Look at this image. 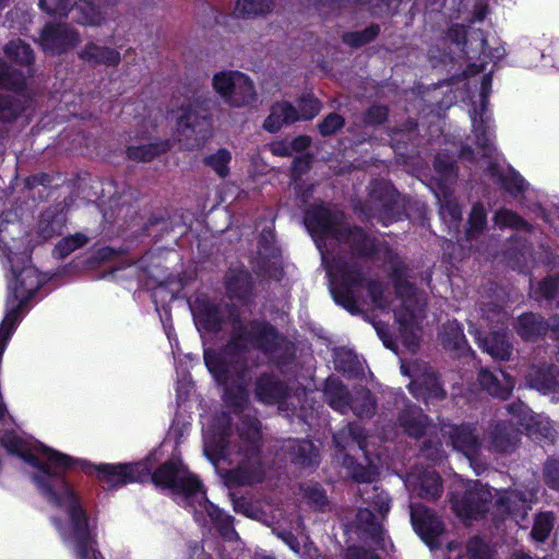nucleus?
<instances>
[{
	"mask_svg": "<svg viewBox=\"0 0 559 559\" xmlns=\"http://www.w3.org/2000/svg\"><path fill=\"white\" fill-rule=\"evenodd\" d=\"M487 225V213L483 204L476 203L473 205L469 217L468 227L466 229V240L472 241L476 239L485 229Z\"/></svg>",
	"mask_w": 559,
	"mask_h": 559,
	"instance_id": "39",
	"label": "nucleus"
},
{
	"mask_svg": "<svg viewBox=\"0 0 559 559\" xmlns=\"http://www.w3.org/2000/svg\"><path fill=\"white\" fill-rule=\"evenodd\" d=\"M0 440L9 453L19 455L37 469L33 481L41 495L49 502L67 510L69 525L60 526L57 521L55 523L63 540L73 547L78 559H104L96 548L87 515L63 478L64 472L71 466V457L43 443L23 439L15 432H5Z\"/></svg>",
	"mask_w": 559,
	"mask_h": 559,
	"instance_id": "4",
	"label": "nucleus"
},
{
	"mask_svg": "<svg viewBox=\"0 0 559 559\" xmlns=\"http://www.w3.org/2000/svg\"><path fill=\"white\" fill-rule=\"evenodd\" d=\"M481 313L491 330L490 336L483 338L478 329L473 324H469V333L475 336L478 346L492 358L508 360L512 353V345L504 331L509 321L508 312L496 304H488L486 308H481Z\"/></svg>",
	"mask_w": 559,
	"mask_h": 559,
	"instance_id": "12",
	"label": "nucleus"
},
{
	"mask_svg": "<svg viewBox=\"0 0 559 559\" xmlns=\"http://www.w3.org/2000/svg\"><path fill=\"white\" fill-rule=\"evenodd\" d=\"M304 224L321 253L334 301L355 313L366 304L391 309L403 344L415 352L420 342L425 299L406 281V267L384 245H377L361 228H350L336 209L318 203L305 213Z\"/></svg>",
	"mask_w": 559,
	"mask_h": 559,
	"instance_id": "2",
	"label": "nucleus"
},
{
	"mask_svg": "<svg viewBox=\"0 0 559 559\" xmlns=\"http://www.w3.org/2000/svg\"><path fill=\"white\" fill-rule=\"evenodd\" d=\"M530 388L544 395H551L554 401H559V368L556 366H533L526 376Z\"/></svg>",
	"mask_w": 559,
	"mask_h": 559,
	"instance_id": "24",
	"label": "nucleus"
},
{
	"mask_svg": "<svg viewBox=\"0 0 559 559\" xmlns=\"http://www.w3.org/2000/svg\"><path fill=\"white\" fill-rule=\"evenodd\" d=\"M299 491L306 503L314 510L323 511L329 504L325 491L318 483H302L299 486Z\"/></svg>",
	"mask_w": 559,
	"mask_h": 559,
	"instance_id": "33",
	"label": "nucleus"
},
{
	"mask_svg": "<svg viewBox=\"0 0 559 559\" xmlns=\"http://www.w3.org/2000/svg\"><path fill=\"white\" fill-rule=\"evenodd\" d=\"M466 29L463 25L455 24L450 27L447 38L443 39L444 45L450 41L452 47L450 52H443L437 56L431 49L429 58L432 67L438 63L447 64L453 62L457 58H466L472 60L479 53V63H469L463 72L466 79L464 86L468 92L472 86L477 94L471 95V109L468 115L472 122V132L474 134L479 158H476L475 152L469 146H464L460 151V158L474 162L479 170H483L498 183H500L506 191L513 198L519 199L522 206L530 212L535 213L542 219L549 222L548 214L542 206L543 194L531 188L530 183L512 167H504L500 163L499 154L493 144L495 131L491 112L488 108V97L491 92L492 79L491 72L477 76L486 70L485 59H490L493 62L501 60L506 55V49L502 46L496 47L487 52V43L484 38L481 31H475L472 38L476 41L475 49L467 47Z\"/></svg>",
	"mask_w": 559,
	"mask_h": 559,
	"instance_id": "3",
	"label": "nucleus"
},
{
	"mask_svg": "<svg viewBox=\"0 0 559 559\" xmlns=\"http://www.w3.org/2000/svg\"><path fill=\"white\" fill-rule=\"evenodd\" d=\"M411 522L421 538L430 548L437 549L441 546L440 536L443 533V525L436 514L421 504H411Z\"/></svg>",
	"mask_w": 559,
	"mask_h": 559,
	"instance_id": "20",
	"label": "nucleus"
},
{
	"mask_svg": "<svg viewBox=\"0 0 559 559\" xmlns=\"http://www.w3.org/2000/svg\"><path fill=\"white\" fill-rule=\"evenodd\" d=\"M80 58L93 64L117 66L120 53L114 48L88 43L79 53Z\"/></svg>",
	"mask_w": 559,
	"mask_h": 559,
	"instance_id": "32",
	"label": "nucleus"
},
{
	"mask_svg": "<svg viewBox=\"0 0 559 559\" xmlns=\"http://www.w3.org/2000/svg\"><path fill=\"white\" fill-rule=\"evenodd\" d=\"M169 147L170 144L168 142L150 144V147H146V145L142 143V163L150 160L155 155L166 152Z\"/></svg>",
	"mask_w": 559,
	"mask_h": 559,
	"instance_id": "57",
	"label": "nucleus"
},
{
	"mask_svg": "<svg viewBox=\"0 0 559 559\" xmlns=\"http://www.w3.org/2000/svg\"><path fill=\"white\" fill-rule=\"evenodd\" d=\"M380 32L378 25H370L364 31L346 33L343 36V41L352 47H359L372 40Z\"/></svg>",
	"mask_w": 559,
	"mask_h": 559,
	"instance_id": "48",
	"label": "nucleus"
},
{
	"mask_svg": "<svg viewBox=\"0 0 559 559\" xmlns=\"http://www.w3.org/2000/svg\"><path fill=\"white\" fill-rule=\"evenodd\" d=\"M514 328L516 333L525 341L535 340L548 332L551 337L559 340V317H554L550 323H546L537 314L525 313L518 318Z\"/></svg>",
	"mask_w": 559,
	"mask_h": 559,
	"instance_id": "23",
	"label": "nucleus"
},
{
	"mask_svg": "<svg viewBox=\"0 0 559 559\" xmlns=\"http://www.w3.org/2000/svg\"><path fill=\"white\" fill-rule=\"evenodd\" d=\"M112 276L116 281H133L138 287L140 286V266L136 263L128 264L127 266L116 267L112 271Z\"/></svg>",
	"mask_w": 559,
	"mask_h": 559,
	"instance_id": "52",
	"label": "nucleus"
},
{
	"mask_svg": "<svg viewBox=\"0 0 559 559\" xmlns=\"http://www.w3.org/2000/svg\"><path fill=\"white\" fill-rule=\"evenodd\" d=\"M67 224V214L61 204L46 209L39 216L37 223V236L43 240H49L60 236Z\"/></svg>",
	"mask_w": 559,
	"mask_h": 559,
	"instance_id": "25",
	"label": "nucleus"
},
{
	"mask_svg": "<svg viewBox=\"0 0 559 559\" xmlns=\"http://www.w3.org/2000/svg\"><path fill=\"white\" fill-rule=\"evenodd\" d=\"M466 551L469 559H493L492 549L478 537L469 539Z\"/></svg>",
	"mask_w": 559,
	"mask_h": 559,
	"instance_id": "50",
	"label": "nucleus"
},
{
	"mask_svg": "<svg viewBox=\"0 0 559 559\" xmlns=\"http://www.w3.org/2000/svg\"><path fill=\"white\" fill-rule=\"evenodd\" d=\"M464 487V495L453 492L451 496L452 509L459 518L477 519L489 511L493 495L488 486L479 481H468Z\"/></svg>",
	"mask_w": 559,
	"mask_h": 559,
	"instance_id": "19",
	"label": "nucleus"
},
{
	"mask_svg": "<svg viewBox=\"0 0 559 559\" xmlns=\"http://www.w3.org/2000/svg\"><path fill=\"white\" fill-rule=\"evenodd\" d=\"M401 372L411 378L408 390L415 399L423 400L427 405L444 399L445 391L436 372L426 362L415 360L407 364L402 360Z\"/></svg>",
	"mask_w": 559,
	"mask_h": 559,
	"instance_id": "17",
	"label": "nucleus"
},
{
	"mask_svg": "<svg viewBox=\"0 0 559 559\" xmlns=\"http://www.w3.org/2000/svg\"><path fill=\"white\" fill-rule=\"evenodd\" d=\"M87 237L84 234L76 233L75 235L62 238L55 247L53 254L63 259L72 253L74 250L83 247L87 242Z\"/></svg>",
	"mask_w": 559,
	"mask_h": 559,
	"instance_id": "43",
	"label": "nucleus"
},
{
	"mask_svg": "<svg viewBox=\"0 0 559 559\" xmlns=\"http://www.w3.org/2000/svg\"><path fill=\"white\" fill-rule=\"evenodd\" d=\"M8 58L21 64L29 66L34 60V53L31 46L21 39L11 40L4 47Z\"/></svg>",
	"mask_w": 559,
	"mask_h": 559,
	"instance_id": "40",
	"label": "nucleus"
},
{
	"mask_svg": "<svg viewBox=\"0 0 559 559\" xmlns=\"http://www.w3.org/2000/svg\"><path fill=\"white\" fill-rule=\"evenodd\" d=\"M554 527V516L549 512L539 513L535 518V522L533 525V530L531 535L535 542L543 543L545 542L552 531Z\"/></svg>",
	"mask_w": 559,
	"mask_h": 559,
	"instance_id": "44",
	"label": "nucleus"
},
{
	"mask_svg": "<svg viewBox=\"0 0 559 559\" xmlns=\"http://www.w3.org/2000/svg\"><path fill=\"white\" fill-rule=\"evenodd\" d=\"M507 411L511 416L509 423H492L487 431L489 449L497 453L514 451L520 441L519 427L530 429L533 420L531 409L521 401L508 405Z\"/></svg>",
	"mask_w": 559,
	"mask_h": 559,
	"instance_id": "11",
	"label": "nucleus"
},
{
	"mask_svg": "<svg viewBox=\"0 0 559 559\" xmlns=\"http://www.w3.org/2000/svg\"><path fill=\"white\" fill-rule=\"evenodd\" d=\"M388 117V109L383 106L370 107L364 118L366 126H376L382 123Z\"/></svg>",
	"mask_w": 559,
	"mask_h": 559,
	"instance_id": "56",
	"label": "nucleus"
},
{
	"mask_svg": "<svg viewBox=\"0 0 559 559\" xmlns=\"http://www.w3.org/2000/svg\"><path fill=\"white\" fill-rule=\"evenodd\" d=\"M270 151L275 156L287 157L293 154V146L289 142L277 141L270 144Z\"/></svg>",
	"mask_w": 559,
	"mask_h": 559,
	"instance_id": "59",
	"label": "nucleus"
},
{
	"mask_svg": "<svg viewBox=\"0 0 559 559\" xmlns=\"http://www.w3.org/2000/svg\"><path fill=\"white\" fill-rule=\"evenodd\" d=\"M21 111L20 104L11 96H0V121L9 122L14 120Z\"/></svg>",
	"mask_w": 559,
	"mask_h": 559,
	"instance_id": "51",
	"label": "nucleus"
},
{
	"mask_svg": "<svg viewBox=\"0 0 559 559\" xmlns=\"http://www.w3.org/2000/svg\"><path fill=\"white\" fill-rule=\"evenodd\" d=\"M273 0H237L236 13L241 16H254L269 12Z\"/></svg>",
	"mask_w": 559,
	"mask_h": 559,
	"instance_id": "42",
	"label": "nucleus"
},
{
	"mask_svg": "<svg viewBox=\"0 0 559 559\" xmlns=\"http://www.w3.org/2000/svg\"><path fill=\"white\" fill-rule=\"evenodd\" d=\"M495 223L500 227H511L515 229H526L528 224L516 213L501 209L495 214Z\"/></svg>",
	"mask_w": 559,
	"mask_h": 559,
	"instance_id": "47",
	"label": "nucleus"
},
{
	"mask_svg": "<svg viewBox=\"0 0 559 559\" xmlns=\"http://www.w3.org/2000/svg\"><path fill=\"white\" fill-rule=\"evenodd\" d=\"M25 84L26 76L22 71L0 61V88L21 92Z\"/></svg>",
	"mask_w": 559,
	"mask_h": 559,
	"instance_id": "36",
	"label": "nucleus"
},
{
	"mask_svg": "<svg viewBox=\"0 0 559 559\" xmlns=\"http://www.w3.org/2000/svg\"><path fill=\"white\" fill-rule=\"evenodd\" d=\"M182 559H212L211 555L205 552L203 547L194 543L189 546L188 552Z\"/></svg>",
	"mask_w": 559,
	"mask_h": 559,
	"instance_id": "61",
	"label": "nucleus"
},
{
	"mask_svg": "<svg viewBox=\"0 0 559 559\" xmlns=\"http://www.w3.org/2000/svg\"><path fill=\"white\" fill-rule=\"evenodd\" d=\"M276 534L294 552H299V543L292 532L276 531Z\"/></svg>",
	"mask_w": 559,
	"mask_h": 559,
	"instance_id": "63",
	"label": "nucleus"
},
{
	"mask_svg": "<svg viewBox=\"0 0 559 559\" xmlns=\"http://www.w3.org/2000/svg\"><path fill=\"white\" fill-rule=\"evenodd\" d=\"M254 394L263 404L277 405L285 416H296L299 420L308 423L309 392L304 388L294 391L285 386L274 376L263 373L255 382Z\"/></svg>",
	"mask_w": 559,
	"mask_h": 559,
	"instance_id": "9",
	"label": "nucleus"
},
{
	"mask_svg": "<svg viewBox=\"0 0 559 559\" xmlns=\"http://www.w3.org/2000/svg\"><path fill=\"white\" fill-rule=\"evenodd\" d=\"M334 367L348 377H354L360 371L357 355L347 348H337L334 352Z\"/></svg>",
	"mask_w": 559,
	"mask_h": 559,
	"instance_id": "37",
	"label": "nucleus"
},
{
	"mask_svg": "<svg viewBox=\"0 0 559 559\" xmlns=\"http://www.w3.org/2000/svg\"><path fill=\"white\" fill-rule=\"evenodd\" d=\"M188 216V213L182 210L170 212L166 209H160L151 214L145 229L156 227L160 233H168L178 229L180 234H183L187 229Z\"/></svg>",
	"mask_w": 559,
	"mask_h": 559,
	"instance_id": "26",
	"label": "nucleus"
},
{
	"mask_svg": "<svg viewBox=\"0 0 559 559\" xmlns=\"http://www.w3.org/2000/svg\"><path fill=\"white\" fill-rule=\"evenodd\" d=\"M415 127L416 124L413 121H407L403 128L392 130L389 133L390 145L396 154L401 156L404 155L402 152V144H405L407 141L412 140Z\"/></svg>",
	"mask_w": 559,
	"mask_h": 559,
	"instance_id": "45",
	"label": "nucleus"
},
{
	"mask_svg": "<svg viewBox=\"0 0 559 559\" xmlns=\"http://www.w3.org/2000/svg\"><path fill=\"white\" fill-rule=\"evenodd\" d=\"M324 397L328 404L341 414L353 411L358 417H370L376 409V401L369 390L360 389L352 394L335 377L326 379Z\"/></svg>",
	"mask_w": 559,
	"mask_h": 559,
	"instance_id": "15",
	"label": "nucleus"
},
{
	"mask_svg": "<svg viewBox=\"0 0 559 559\" xmlns=\"http://www.w3.org/2000/svg\"><path fill=\"white\" fill-rule=\"evenodd\" d=\"M311 158L307 154H299L293 160V175L294 180H297V177L300 176L304 171H306L310 166Z\"/></svg>",
	"mask_w": 559,
	"mask_h": 559,
	"instance_id": "58",
	"label": "nucleus"
},
{
	"mask_svg": "<svg viewBox=\"0 0 559 559\" xmlns=\"http://www.w3.org/2000/svg\"><path fill=\"white\" fill-rule=\"evenodd\" d=\"M297 120V109L290 103L283 100L272 106L263 127L269 132H277L283 126L290 124Z\"/></svg>",
	"mask_w": 559,
	"mask_h": 559,
	"instance_id": "31",
	"label": "nucleus"
},
{
	"mask_svg": "<svg viewBox=\"0 0 559 559\" xmlns=\"http://www.w3.org/2000/svg\"><path fill=\"white\" fill-rule=\"evenodd\" d=\"M345 559H379V557L373 552L353 546L347 549Z\"/></svg>",
	"mask_w": 559,
	"mask_h": 559,
	"instance_id": "60",
	"label": "nucleus"
},
{
	"mask_svg": "<svg viewBox=\"0 0 559 559\" xmlns=\"http://www.w3.org/2000/svg\"><path fill=\"white\" fill-rule=\"evenodd\" d=\"M403 431L413 438L427 436L420 449L424 457L438 462L445 455L443 445L452 447L462 452L473 465L481 443L476 435V428L471 424L455 425L449 421L440 420L439 429L431 426L421 408L407 404L400 413L397 418Z\"/></svg>",
	"mask_w": 559,
	"mask_h": 559,
	"instance_id": "6",
	"label": "nucleus"
},
{
	"mask_svg": "<svg viewBox=\"0 0 559 559\" xmlns=\"http://www.w3.org/2000/svg\"><path fill=\"white\" fill-rule=\"evenodd\" d=\"M320 103L312 95H305L298 104V120H309L320 111Z\"/></svg>",
	"mask_w": 559,
	"mask_h": 559,
	"instance_id": "49",
	"label": "nucleus"
},
{
	"mask_svg": "<svg viewBox=\"0 0 559 559\" xmlns=\"http://www.w3.org/2000/svg\"><path fill=\"white\" fill-rule=\"evenodd\" d=\"M276 534L294 552H299V543L292 532L276 531Z\"/></svg>",
	"mask_w": 559,
	"mask_h": 559,
	"instance_id": "62",
	"label": "nucleus"
},
{
	"mask_svg": "<svg viewBox=\"0 0 559 559\" xmlns=\"http://www.w3.org/2000/svg\"><path fill=\"white\" fill-rule=\"evenodd\" d=\"M200 333L230 328V338L221 350L204 348L205 366L224 389L230 414L203 416V454L228 486H252L264 480L266 471L260 456L261 426L248 405V385L257 366L253 352L276 361L280 336L264 321L245 324L236 307L199 297L191 305Z\"/></svg>",
	"mask_w": 559,
	"mask_h": 559,
	"instance_id": "1",
	"label": "nucleus"
},
{
	"mask_svg": "<svg viewBox=\"0 0 559 559\" xmlns=\"http://www.w3.org/2000/svg\"><path fill=\"white\" fill-rule=\"evenodd\" d=\"M150 478L156 487L168 490L177 504L191 512L201 527L215 528L227 540L238 537L231 516L207 500L202 483L181 461L165 463Z\"/></svg>",
	"mask_w": 559,
	"mask_h": 559,
	"instance_id": "5",
	"label": "nucleus"
},
{
	"mask_svg": "<svg viewBox=\"0 0 559 559\" xmlns=\"http://www.w3.org/2000/svg\"><path fill=\"white\" fill-rule=\"evenodd\" d=\"M135 467V465L128 464H100L95 466V471L97 472V476L102 481L103 487L105 489H112L129 481L136 480L134 477Z\"/></svg>",
	"mask_w": 559,
	"mask_h": 559,
	"instance_id": "27",
	"label": "nucleus"
},
{
	"mask_svg": "<svg viewBox=\"0 0 559 559\" xmlns=\"http://www.w3.org/2000/svg\"><path fill=\"white\" fill-rule=\"evenodd\" d=\"M39 7L48 14L66 16L72 8V0H39Z\"/></svg>",
	"mask_w": 559,
	"mask_h": 559,
	"instance_id": "53",
	"label": "nucleus"
},
{
	"mask_svg": "<svg viewBox=\"0 0 559 559\" xmlns=\"http://www.w3.org/2000/svg\"><path fill=\"white\" fill-rule=\"evenodd\" d=\"M343 118L337 114H330L320 124L319 130L322 135H330L342 128Z\"/></svg>",
	"mask_w": 559,
	"mask_h": 559,
	"instance_id": "55",
	"label": "nucleus"
},
{
	"mask_svg": "<svg viewBox=\"0 0 559 559\" xmlns=\"http://www.w3.org/2000/svg\"><path fill=\"white\" fill-rule=\"evenodd\" d=\"M75 20L82 25L98 26L105 21L103 12L90 0H80L75 4Z\"/></svg>",
	"mask_w": 559,
	"mask_h": 559,
	"instance_id": "34",
	"label": "nucleus"
},
{
	"mask_svg": "<svg viewBox=\"0 0 559 559\" xmlns=\"http://www.w3.org/2000/svg\"><path fill=\"white\" fill-rule=\"evenodd\" d=\"M435 169L438 175L436 178L438 188L433 193L439 203L440 217L450 231L456 233L462 219V210L452 195V186L457 177L454 154L447 156L439 154L435 159Z\"/></svg>",
	"mask_w": 559,
	"mask_h": 559,
	"instance_id": "10",
	"label": "nucleus"
},
{
	"mask_svg": "<svg viewBox=\"0 0 559 559\" xmlns=\"http://www.w3.org/2000/svg\"><path fill=\"white\" fill-rule=\"evenodd\" d=\"M212 85L215 92L231 107L250 106L257 100L253 82L239 71H221L214 74Z\"/></svg>",
	"mask_w": 559,
	"mask_h": 559,
	"instance_id": "16",
	"label": "nucleus"
},
{
	"mask_svg": "<svg viewBox=\"0 0 559 559\" xmlns=\"http://www.w3.org/2000/svg\"><path fill=\"white\" fill-rule=\"evenodd\" d=\"M362 501L368 504L360 508L356 515V525L359 531L370 536V538L379 546L384 548L385 533L382 527V521L370 508L378 511L381 518H384L391 508V499L386 492L379 490L373 486L371 490H359Z\"/></svg>",
	"mask_w": 559,
	"mask_h": 559,
	"instance_id": "14",
	"label": "nucleus"
},
{
	"mask_svg": "<svg viewBox=\"0 0 559 559\" xmlns=\"http://www.w3.org/2000/svg\"><path fill=\"white\" fill-rule=\"evenodd\" d=\"M284 450L289 454L293 463L299 467H313L319 464V449L310 440H288Z\"/></svg>",
	"mask_w": 559,
	"mask_h": 559,
	"instance_id": "28",
	"label": "nucleus"
},
{
	"mask_svg": "<svg viewBox=\"0 0 559 559\" xmlns=\"http://www.w3.org/2000/svg\"><path fill=\"white\" fill-rule=\"evenodd\" d=\"M478 381L483 389L490 395L506 400L514 388L513 379L499 370L497 373L487 369H481L478 374Z\"/></svg>",
	"mask_w": 559,
	"mask_h": 559,
	"instance_id": "29",
	"label": "nucleus"
},
{
	"mask_svg": "<svg viewBox=\"0 0 559 559\" xmlns=\"http://www.w3.org/2000/svg\"><path fill=\"white\" fill-rule=\"evenodd\" d=\"M336 459L342 461L348 475L357 483L371 484L379 474V454L371 459L372 451L364 429L358 424H348L333 436Z\"/></svg>",
	"mask_w": 559,
	"mask_h": 559,
	"instance_id": "8",
	"label": "nucleus"
},
{
	"mask_svg": "<svg viewBox=\"0 0 559 559\" xmlns=\"http://www.w3.org/2000/svg\"><path fill=\"white\" fill-rule=\"evenodd\" d=\"M404 486L411 497L435 500L442 492L440 476L430 467L415 466L405 477Z\"/></svg>",
	"mask_w": 559,
	"mask_h": 559,
	"instance_id": "21",
	"label": "nucleus"
},
{
	"mask_svg": "<svg viewBox=\"0 0 559 559\" xmlns=\"http://www.w3.org/2000/svg\"><path fill=\"white\" fill-rule=\"evenodd\" d=\"M51 182V178L49 175L47 174H37V175H33L32 177H29L27 179V186L33 188V187H36V186H49Z\"/></svg>",
	"mask_w": 559,
	"mask_h": 559,
	"instance_id": "64",
	"label": "nucleus"
},
{
	"mask_svg": "<svg viewBox=\"0 0 559 559\" xmlns=\"http://www.w3.org/2000/svg\"><path fill=\"white\" fill-rule=\"evenodd\" d=\"M204 164L210 167L219 178H226L229 173L231 153L227 148H219L216 152L206 155Z\"/></svg>",
	"mask_w": 559,
	"mask_h": 559,
	"instance_id": "38",
	"label": "nucleus"
},
{
	"mask_svg": "<svg viewBox=\"0 0 559 559\" xmlns=\"http://www.w3.org/2000/svg\"><path fill=\"white\" fill-rule=\"evenodd\" d=\"M80 40L78 32L64 23H49L41 31L40 44L52 53H62L73 48Z\"/></svg>",
	"mask_w": 559,
	"mask_h": 559,
	"instance_id": "22",
	"label": "nucleus"
},
{
	"mask_svg": "<svg viewBox=\"0 0 559 559\" xmlns=\"http://www.w3.org/2000/svg\"><path fill=\"white\" fill-rule=\"evenodd\" d=\"M190 428V416L176 414L167 432L166 442L173 441L175 445H179L189 435Z\"/></svg>",
	"mask_w": 559,
	"mask_h": 559,
	"instance_id": "41",
	"label": "nucleus"
},
{
	"mask_svg": "<svg viewBox=\"0 0 559 559\" xmlns=\"http://www.w3.org/2000/svg\"><path fill=\"white\" fill-rule=\"evenodd\" d=\"M496 491V502L493 508V520L496 523L506 522L508 520L522 526V522L526 519L532 504L536 501L538 485L535 480H531L524 490L519 488Z\"/></svg>",
	"mask_w": 559,
	"mask_h": 559,
	"instance_id": "13",
	"label": "nucleus"
},
{
	"mask_svg": "<svg viewBox=\"0 0 559 559\" xmlns=\"http://www.w3.org/2000/svg\"><path fill=\"white\" fill-rule=\"evenodd\" d=\"M544 473L545 480L549 487L559 490V457L548 460Z\"/></svg>",
	"mask_w": 559,
	"mask_h": 559,
	"instance_id": "54",
	"label": "nucleus"
},
{
	"mask_svg": "<svg viewBox=\"0 0 559 559\" xmlns=\"http://www.w3.org/2000/svg\"><path fill=\"white\" fill-rule=\"evenodd\" d=\"M225 285L230 298L247 301L251 297L252 278L245 269H230L226 274Z\"/></svg>",
	"mask_w": 559,
	"mask_h": 559,
	"instance_id": "30",
	"label": "nucleus"
},
{
	"mask_svg": "<svg viewBox=\"0 0 559 559\" xmlns=\"http://www.w3.org/2000/svg\"><path fill=\"white\" fill-rule=\"evenodd\" d=\"M559 292V275L549 276L538 283V286L532 290V296L537 301L543 299L550 300Z\"/></svg>",
	"mask_w": 559,
	"mask_h": 559,
	"instance_id": "46",
	"label": "nucleus"
},
{
	"mask_svg": "<svg viewBox=\"0 0 559 559\" xmlns=\"http://www.w3.org/2000/svg\"><path fill=\"white\" fill-rule=\"evenodd\" d=\"M399 199V193L390 182L383 179L372 181L369 192V216L378 218L383 226L402 219L403 211Z\"/></svg>",
	"mask_w": 559,
	"mask_h": 559,
	"instance_id": "18",
	"label": "nucleus"
},
{
	"mask_svg": "<svg viewBox=\"0 0 559 559\" xmlns=\"http://www.w3.org/2000/svg\"><path fill=\"white\" fill-rule=\"evenodd\" d=\"M171 110L176 118L175 139L180 148H201L210 136L209 111L214 100L198 83L182 86L174 98Z\"/></svg>",
	"mask_w": 559,
	"mask_h": 559,
	"instance_id": "7",
	"label": "nucleus"
},
{
	"mask_svg": "<svg viewBox=\"0 0 559 559\" xmlns=\"http://www.w3.org/2000/svg\"><path fill=\"white\" fill-rule=\"evenodd\" d=\"M441 342L449 349L460 350L466 345V338L457 321H449L442 326Z\"/></svg>",
	"mask_w": 559,
	"mask_h": 559,
	"instance_id": "35",
	"label": "nucleus"
}]
</instances>
